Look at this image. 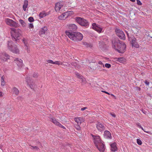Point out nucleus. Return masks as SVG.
Instances as JSON below:
<instances>
[{
  "instance_id": "f257e3e1",
  "label": "nucleus",
  "mask_w": 152,
  "mask_h": 152,
  "mask_svg": "<svg viewBox=\"0 0 152 152\" xmlns=\"http://www.w3.org/2000/svg\"><path fill=\"white\" fill-rule=\"evenodd\" d=\"M112 47L120 53H124L126 48V44L118 39H114L112 41Z\"/></svg>"
},
{
  "instance_id": "f03ea898",
  "label": "nucleus",
  "mask_w": 152,
  "mask_h": 152,
  "mask_svg": "<svg viewBox=\"0 0 152 152\" xmlns=\"http://www.w3.org/2000/svg\"><path fill=\"white\" fill-rule=\"evenodd\" d=\"M65 33L71 39L75 42L80 41L83 37V34L78 32H70L66 31Z\"/></svg>"
},
{
  "instance_id": "7ed1b4c3",
  "label": "nucleus",
  "mask_w": 152,
  "mask_h": 152,
  "mask_svg": "<svg viewBox=\"0 0 152 152\" xmlns=\"http://www.w3.org/2000/svg\"><path fill=\"white\" fill-rule=\"evenodd\" d=\"M93 137L94 142L97 148L100 152H103L105 149V145L104 142L102 141L99 136H94L91 134Z\"/></svg>"
},
{
  "instance_id": "20e7f679",
  "label": "nucleus",
  "mask_w": 152,
  "mask_h": 152,
  "mask_svg": "<svg viewBox=\"0 0 152 152\" xmlns=\"http://www.w3.org/2000/svg\"><path fill=\"white\" fill-rule=\"evenodd\" d=\"M10 33L13 39L15 41L19 40L21 36V31L20 29L10 28Z\"/></svg>"
},
{
  "instance_id": "39448f33",
  "label": "nucleus",
  "mask_w": 152,
  "mask_h": 152,
  "mask_svg": "<svg viewBox=\"0 0 152 152\" xmlns=\"http://www.w3.org/2000/svg\"><path fill=\"white\" fill-rule=\"evenodd\" d=\"M7 47L9 50L12 53L16 54L19 53V50L17 48L16 45H13V43L12 41H8Z\"/></svg>"
},
{
  "instance_id": "423d86ee",
  "label": "nucleus",
  "mask_w": 152,
  "mask_h": 152,
  "mask_svg": "<svg viewBox=\"0 0 152 152\" xmlns=\"http://www.w3.org/2000/svg\"><path fill=\"white\" fill-rule=\"evenodd\" d=\"M76 21L82 26H88L89 23L87 20L80 17H77L75 18Z\"/></svg>"
},
{
  "instance_id": "0eeeda50",
  "label": "nucleus",
  "mask_w": 152,
  "mask_h": 152,
  "mask_svg": "<svg viewBox=\"0 0 152 152\" xmlns=\"http://www.w3.org/2000/svg\"><path fill=\"white\" fill-rule=\"evenodd\" d=\"M5 21L6 24L10 26L15 28H17L19 26V24L18 23L13 21L12 19L9 18H7L5 19Z\"/></svg>"
},
{
  "instance_id": "6e6552de",
  "label": "nucleus",
  "mask_w": 152,
  "mask_h": 152,
  "mask_svg": "<svg viewBox=\"0 0 152 152\" xmlns=\"http://www.w3.org/2000/svg\"><path fill=\"white\" fill-rule=\"evenodd\" d=\"M92 28L99 33L103 32V28L95 23L92 24Z\"/></svg>"
},
{
  "instance_id": "1a4fd4ad",
  "label": "nucleus",
  "mask_w": 152,
  "mask_h": 152,
  "mask_svg": "<svg viewBox=\"0 0 152 152\" xmlns=\"http://www.w3.org/2000/svg\"><path fill=\"white\" fill-rule=\"evenodd\" d=\"M10 58V56L5 53H0V59L3 62L6 61Z\"/></svg>"
},
{
  "instance_id": "9d476101",
  "label": "nucleus",
  "mask_w": 152,
  "mask_h": 152,
  "mask_svg": "<svg viewBox=\"0 0 152 152\" xmlns=\"http://www.w3.org/2000/svg\"><path fill=\"white\" fill-rule=\"evenodd\" d=\"M115 32L117 35L121 39L124 40L125 37L124 32L119 29H115Z\"/></svg>"
},
{
  "instance_id": "9b49d317",
  "label": "nucleus",
  "mask_w": 152,
  "mask_h": 152,
  "mask_svg": "<svg viewBox=\"0 0 152 152\" xmlns=\"http://www.w3.org/2000/svg\"><path fill=\"white\" fill-rule=\"evenodd\" d=\"M96 126L97 129L100 132L103 131L105 129V127L104 125L100 122H97Z\"/></svg>"
},
{
  "instance_id": "f8f14e48",
  "label": "nucleus",
  "mask_w": 152,
  "mask_h": 152,
  "mask_svg": "<svg viewBox=\"0 0 152 152\" xmlns=\"http://www.w3.org/2000/svg\"><path fill=\"white\" fill-rule=\"evenodd\" d=\"M72 11H69L64 12L59 16L58 17V18L59 20H65L68 17L69 14H72Z\"/></svg>"
},
{
  "instance_id": "ddd939ff",
  "label": "nucleus",
  "mask_w": 152,
  "mask_h": 152,
  "mask_svg": "<svg viewBox=\"0 0 152 152\" xmlns=\"http://www.w3.org/2000/svg\"><path fill=\"white\" fill-rule=\"evenodd\" d=\"M64 3L63 1H59L56 3L55 4V9L56 11L60 10L61 7L63 6Z\"/></svg>"
},
{
  "instance_id": "4468645a",
  "label": "nucleus",
  "mask_w": 152,
  "mask_h": 152,
  "mask_svg": "<svg viewBox=\"0 0 152 152\" xmlns=\"http://www.w3.org/2000/svg\"><path fill=\"white\" fill-rule=\"evenodd\" d=\"M14 62L18 66L19 68H21L23 66V61L20 59L18 58H16L14 61Z\"/></svg>"
},
{
  "instance_id": "2eb2a0df",
  "label": "nucleus",
  "mask_w": 152,
  "mask_h": 152,
  "mask_svg": "<svg viewBox=\"0 0 152 152\" xmlns=\"http://www.w3.org/2000/svg\"><path fill=\"white\" fill-rule=\"evenodd\" d=\"M137 39L135 38L132 39L131 41V44L132 47L138 48L139 47V44L137 42Z\"/></svg>"
},
{
  "instance_id": "dca6fc26",
  "label": "nucleus",
  "mask_w": 152,
  "mask_h": 152,
  "mask_svg": "<svg viewBox=\"0 0 152 152\" xmlns=\"http://www.w3.org/2000/svg\"><path fill=\"white\" fill-rule=\"evenodd\" d=\"M67 28L71 30L75 31L77 29V27L75 24H69L67 25Z\"/></svg>"
},
{
  "instance_id": "f3484780",
  "label": "nucleus",
  "mask_w": 152,
  "mask_h": 152,
  "mask_svg": "<svg viewBox=\"0 0 152 152\" xmlns=\"http://www.w3.org/2000/svg\"><path fill=\"white\" fill-rule=\"evenodd\" d=\"M74 120L78 125H80L81 123L84 121V119L82 117H76L74 118Z\"/></svg>"
},
{
  "instance_id": "a211bd4d",
  "label": "nucleus",
  "mask_w": 152,
  "mask_h": 152,
  "mask_svg": "<svg viewBox=\"0 0 152 152\" xmlns=\"http://www.w3.org/2000/svg\"><path fill=\"white\" fill-rule=\"evenodd\" d=\"M111 147V150L112 151L115 152L116 151L117 148L116 146V143L115 142L113 143L110 144Z\"/></svg>"
},
{
  "instance_id": "6ab92c4d",
  "label": "nucleus",
  "mask_w": 152,
  "mask_h": 152,
  "mask_svg": "<svg viewBox=\"0 0 152 152\" xmlns=\"http://www.w3.org/2000/svg\"><path fill=\"white\" fill-rule=\"evenodd\" d=\"M104 137L106 138H111V137L110 132L108 131H105L104 132Z\"/></svg>"
},
{
  "instance_id": "aec40b11",
  "label": "nucleus",
  "mask_w": 152,
  "mask_h": 152,
  "mask_svg": "<svg viewBox=\"0 0 152 152\" xmlns=\"http://www.w3.org/2000/svg\"><path fill=\"white\" fill-rule=\"evenodd\" d=\"M48 30V28L46 27H44L42 28L39 31V34L40 35L44 34L45 32Z\"/></svg>"
},
{
  "instance_id": "412c9836",
  "label": "nucleus",
  "mask_w": 152,
  "mask_h": 152,
  "mask_svg": "<svg viewBox=\"0 0 152 152\" xmlns=\"http://www.w3.org/2000/svg\"><path fill=\"white\" fill-rule=\"evenodd\" d=\"M49 14L48 12H42L39 14V16L40 18H43Z\"/></svg>"
},
{
  "instance_id": "4be33fe9",
  "label": "nucleus",
  "mask_w": 152,
  "mask_h": 152,
  "mask_svg": "<svg viewBox=\"0 0 152 152\" xmlns=\"http://www.w3.org/2000/svg\"><path fill=\"white\" fill-rule=\"evenodd\" d=\"M28 5V1L27 0H25L23 6V8L24 11H26Z\"/></svg>"
},
{
  "instance_id": "5701e85b",
  "label": "nucleus",
  "mask_w": 152,
  "mask_h": 152,
  "mask_svg": "<svg viewBox=\"0 0 152 152\" xmlns=\"http://www.w3.org/2000/svg\"><path fill=\"white\" fill-rule=\"evenodd\" d=\"M49 118L51 119V121L52 122L58 126L60 123L58 121H57L54 118L53 116H50Z\"/></svg>"
},
{
  "instance_id": "b1692460",
  "label": "nucleus",
  "mask_w": 152,
  "mask_h": 152,
  "mask_svg": "<svg viewBox=\"0 0 152 152\" xmlns=\"http://www.w3.org/2000/svg\"><path fill=\"white\" fill-rule=\"evenodd\" d=\"M26 79L27 85H28L31 89H32L33 88V86L32 85L30 84V82L31 80L30 77H27Z\"/></svg>"
},
{
  "instance_id": "393cba45",
  "label": "nucleus",
  "mask_w": 152,
  "mask_h": 152,
  "mask_svg": "<svg viewBox=\"0 0 152 152\" xmlns=\"http://www.w3.org/2000/svg\"><path fill=\"white\" fill-rule=\"evenodd\" d=\"M116 58L117 61L121 63H124L126 61V59L123 57L118 58Z\"/></svg>"
},
{
  "instance_id": "a878e982",
  "label": "nucleus",
  "mask_w": 152,
  "mask_h": 152,
  "mask_svg": "<svg viewBox=\"0 0 152 152\" xmlns=\"http://www.w3.org/2000/svg\"><path fill=\"white\" fill-rule=\"evenodd\" d=\"M19 21L20 24H21L22 26L24 27L26 26V24L25 23V22L24 21V20H23L22 19H20L19 20Z\"/></svg>"
},
{
  "instance_id": "bb28decb",
  "label": "nucleus",
  "mask_w": 152,
  "mask_h": 152,
  "mask_svg": "<svg viewBox=\"0 0 152 152\" xmlns=\"http://www.w3.org/2000/svg\"><path fill=\"white\" fill-rule=\"evenodd\" d=\"M13 90L14 94L16 95H18L19 94V91L17 88L14 87L13 88Z\"/></svg>"
},
{
  "instance_id": "cd10ccee",
  "label": "nucleus",
  "mask_w": 152,
  "mask_h": 152,
  "mask_svg": "<svg viewBox=\"0 0 152 152\" xmlns=\"http://www.w3.org/2000/svg\"><path fill=\"white\" fill-rule=\"evenodd\" d=\"M82 45L86 47H92L91 45L90 44L86 42H83L82 43Z\"/></svg>"
},
{
  "instance_id": "c85d7f7f",
  "label": "nucleus",
  "mask_w": 152,
  "mask_h": 152,
  "mask_svg": "<svg viewBox=\"0 0 152 152\" xmlns=\"http://www.w3.org/2000/svg\"><path fill=\"white\" fill-rule=\"evenodd\" d=\"M99 47L101 49H102L104 46V43L103 42H99Z\"/></svg>"
},
{
  "instance_id": "c756f323",
  "label": "nucleus",
  "mask_w": 152,
  "mask_h": 152,
  "mask_svg": "<svg viewBox=\"0 0 152 152\" xmlns=\"http://www.w3.org/2000/svg\"><path fill=\"white\" fill-rule=\"evenodd\" d=\"M4 77L3 76L1 77V85L2 86H4L5 84V82L4 80Z\"/></svg>"
},
{
  "instance_id": "7c9ffc66",
  "label": "nucleus",
  "mask_w": 152,
  "mask_h": 152,
  "mask_svg": "<svg viewBox=\"0 0 152 152\" xmlns=\"http://www.w3.org/2000/svg\"><path fill=\"white\" fill-rule=\"evenodd\" d=\"M80 78L81 79V81L83 84H85L86 83V79L82 76V77H80Z\"/></svg>"
},
{
  "instance_id": "2f4dec72",
  "label": "nucleus",
  "mask_w": 152,
  "mask_h": 152,
  "mask_svg": "<svg viewBox=\"0 0 152 152\" xmlns=\"http://www.w3.org/2000/svg\"><path fill=\"white\" fill-rule=\"evenodd\" d=\"M30 146H31V147L30 148L31 149L35 150L36 151H37L39 149V148L37 146H34L31 145Z\"/></svg>"
},
{
  "instance_id": "473e14b6",
  "label": "nucleus",
  "mask_w": 152,
  "mask_h": 152,
  "mask_svg": "<svg viewBox=\"0 0 152 152\" xmlns=\"http://www.w3.org/2000/svg\"><path fill=\"white\" fill-rule=\"evenodd\" d=\"M62 62H61L60 61H57L55 62H54L53 64H57V65H62Z\"/></svg>"
},
{
  "instance_id": "72a5a7b5",
  "label": "nucleus",
  "mask_w": 152,
  "mask_h": 152,
  "mask_svg": "<svg viewBox=\"0 0 152 152\" xmlns=\"http://www.w3.org/2000/svg\"><path fill=\"white\" fill-rule=\"evenodd\" d=\"M38 75L37 72H34L32 75V77L34 78H37L38 77Z\"/></svg>"
},
{
  "instance_id": "f704fd0d",
  "label": "nucleus",
  "mask_w": 152,
  "mask_h": 152,
  "mask_svg": "<svg viewBox=\"0 0 152 152\" xmlns=\"http://www.w3.org/2000/svg\"><path fill=\"white\" fill-rule=\"evenodd\" d=\"M137 144L140 145H141L142 143L141 141L139 139H137Z\"/></svg>"
},
{
  "instance_id": "c9c22d12",
  "label": "nucleus",
  "mask_w": 152,
  "mask_h": 152,
  "mask_svg": "<svg viewBox=\"0 0 152 152\" xmlns=\"http://www.w3.org/2000/svg\"><path fill=\"white\" fill-rule=\"evenodd\" d=\"M28 20L30 22H32L34 21V19L33 17H30L28 18Z\"/></svg>"
},
{
  "instance_id": "e433bc0d",
  "label": "nucleus",
  "mask_w": 152,
  "mask_h": 152,
  "mask_svg": "<svg viewBox=\"0 0 152 152\" xmlns=\"http://www.w3.org/2000/svg\"><path fill=\"white\" fill-rule=\"evenodd\" d=\"M136 125L139 128H141L142 130H144L143 128L141 126L140 123H137Z\"/></svg>"
},
{
  "instance_id": "4c0bfd02",
  "label": "nucleus",
  "mask_w": 152,
  "mask_h": 152,
  "mask_svg": "<svg viewBox=\"0 0 152 152\" xmlns=\"http://www.w3.org/2000/svg\"><path fill=\"white\" fill-rule=\"evenodd\" d=\"M28 28L29 29L33 28H34V25L32 23L29 24Z\"/></svg>"
},
{
  "instance_id": "58836bf2",
  "label": "nucleus",
  "mask_w": 152,
  "mask_h": 152,
  "mask_svg": "<svg viewBox=\"0 0 152 152\" xmlns=\"http://www.w3.org/2000/svg\"><path fill=\"white\" fill-rule=\"evenodd\" d=\"M105 66L106 67L109 68L111 67V65L109 64L106 63L105 65Z\"/></svg>"
},
{
  "instance_id": "ea45409f",
  "label": "nucleus",
  "mask_w": 152,
  "mask_h": 152,
  "mask_svg": "<svg viewBox=\"0 0 152 152\" xmlns=\"http://www.w3.org/2000/svg\"><path fill=\"white\" fill-rule=\"evenodd\" d=\"M47 61L48 63L51 64H54V62L51 60H48Z\"/></svg>"
},
{
  "instance_id": "a19ab883",
  "label": "nucleus",
  "mask_w": 152,
  "mask_h": 152,
  "mask_svg": "<svg viewBox=\"0 0 152 152\" xmlns=\"http://www.w3.org/2000/svg\"><path fill=\"white\" fill-rule=\"evenodd\" d=\"M80 125H76L75 126V127L76 129H77L78 130H80Z\"/></svg>"
},
{
  "instance_id": "79ce46f5",
  "label": "nucleus",
  "mask_w": 152,
  "mask_h": 152,
  "mask_svg": "<svg viewBox=\"0 0 152 152\" xmlns=\"http://www.w3.org/2000/svg\"><path fill=\"white\" fill-rule=\"evenodd\" d=\"M75 75L77 76V77L79 78H80V77H82V76L80 75L78 73L76 72L75 73Z\"/></svg>"
},
{
  "instance_id": "37998d69",
  "label": "nucleus",
  "mask_w": 152,
  "mask_h": 152,
  "mask_svg": "<svg viewBox=\"0 0 152 152\" xmlns=\"http://www.w3.org/2000/svg\"><path fill=\"white\" fill-rule=\"evenodd\" d=\"M58 126H59V127L62 128L64 129H65V127L64 126H63L62 125H61L60 123L59 124Z\"/></svg>"
},
{
  "instance_id": "c03bdc74",
  "label": "nucleus",
  "mask_w": 152,
  "mask_h": 152,
  "mask_svg": "<svg viewBox=\"0 0 152 152\" xmlns=\"http://www.w3.org/2000/svg\"><path fill=\"white\" fill-rule=\"evenodd\" d=\"M137 4L139 5H141L142 3L139 0H137Z\"/></svg>"
},
{
  "instance_id": "a18cd8bd",
  "label": "nucleus",
  "mask_w": 152,
  "mask_h": 152,
  "mask_svg": "<svg viewBox=\"0 0 152 152\" xmlns=\"http://www.w3.org/2000/svg\"><path fill=\"white\" fill-rule=\"evenodd\" d=\"M145 83L147 85H148L149 84V82L147 80H145Z\"/></svg>"
},
{
  "instance_id": "49530a36",
  "label": "nucleus",
  "mask_w": 152,
  "mask_h": 152,
  "mask_svg": "<svg viewBox=\"0 0 152 152\" xmlns=\"http://www.w3.org/2000/svg\"><path fill=\"white\" fill-rule=\"evenodd\" d=\"M110 114L111 116H112L113 117H115L116 116V115L114 113H110Z\"/></svg>"
},
{
  "instance_id": "de8ad7c7",
  "label": "nucleus",
  "mask_w": 152,
  "mask_h": 152,
  "mask_svg": "<svg viewBox=\"0 0 152 152\" xmlns=\"http://www.w3.org/2000/svg\"><path fill=\"white\" fill-rule=\"evenodd\" d=\"M87 109V107H83V108H81V110H82V111H83V110H86V109Z\"/></svg>"
},
{
  "instance_id": "09e8293b",
  "label": "nucleus",
  "mask_w": 152,
  "mask_h": 152,
  "mask_svg": "<svg viewBox=\"0 0 152 152\" xmlns=\"http://www.w3.org/2000/svg\"><path fill=\"white\" fill-rule=\"evenodd\" d=\"M4 94L2 92H0V97H2L3 96Z\"/></svg>"
},
{
  "instance_id": "8fccbe9b",
  "label": "nucleus",
  "mask_w": 152,
  "mask_h": 152,
  "mask_svg": "<svg viewBox=\"0 0 152 152\" xmlns=\"http://www.w3.org/2000/svg\"><path fill=\"white\" fill-rule=\"evenodd\" d=\"M102 91V92H104V93H106V94H108V95H110V94L108 92H107V91Z\"/></svg>"
},
{
  "instance_id": "3c124183",
  "label": "nucleus",
  "mask_w": 152,
  "mask_h": 152,
  "mask_svg": "<svg viewBox=\"0 0 152 152\" xmlns=\"http://www.w3.org/2000/svg\"><path fill=\"white\" fill-rule=\"evenodd\" d=\"M26 40V39L25 38H23V42L24 43L25 45V41Z\"/></svg>"
},
{
  "instance_id": "603ef678",
  "label": "nucleus",
  "mask_w": 152,
  "mask_h": 152,
  "mask_svg": "<svg viewBox=\"0 0 152 152\" xmlns=\"http://www.w3.org/2000/svg\"><path fill=\"white\" fill-rule=\"evenodd\" d=\"M99 64L103 65L104 66L103 63L101 61H100L99 62Z\"/></svg>"
},
{
  "instance_id": "864d4df0",
  "label": "nucleus",
  "mask_w": 152,
  "mask_h": 152,
  "mask_svg": "<svg viewBox=\"0 0 152 152\" xmlns=\"http://www.w3.org/2000/svg\"><path fill=\"white\" fill-rule=\"evenodd\" d=\"M144 132L147 133H148V134H150V132H149V131H145L144 129V130H143Z\"/></svg>"
},
{
  "instance_id": "5fc2aeb1",
  "label": "nucleus",
  "mask_w": 152,
  "mask_h": 152,
  "mask_svg": "<svg viewBox=\"0 0 152 152\" xmlns=\"http://www.w3.org/2000/svg\"><path fill=\"white\" fill-rule=\"evenodd\" d=\"M127 36H128V38L129 40H130V38L129 37V35L128 34H127Z\"/></svg>"
},
{
  "instance_id": "6e6d98bb",
  "label": "nucleus",
  "mask_w": 152,
  "mask_h": 152,
  "mask_svg": "<svg viewBox=\"0 0 152 152\" xmlns=\"http://www.w3.org/2000/svg\"><path fill=\"white\" fill-rule=\"evenodd\" d=\"M130 0L132 1L133 2H134L135 1V0Z\"/></svg>"
},
{
  "instance_id": "4d7b16f0",
  "label": "nucleus",
  "mask_w": 152,
  "mask_h": 152,
  "mask_svg": "<svg viewBox=\"0 0 152 152\" xmlns=\"http://www.w3.org/2000/svg\"><path fill=\"white\" fill-rule=\"evenodd\" d=\"M26 46L27 47V51L28 52V47L26 45Z\"/></svg>"
},
{
  "instance_id": "13d9d810",
  "label": "nucleus",
  "mask_w": 152,
  "mask_h": 152,
  "mask_svg": "<svg viewBox=\"0 0 152 152\" xmlns=\"http://www.w3.org/2000/svg\"><path fill=\"white\" fill-rule=\"evenodd\" d=\"M111 95L112 96H114V95L113 94H111Z\"/></svg>"
},
{
  "instance_id": "bf43d9fd",
  "label": "nucleus",
  "mask_w": 152,
  "mask_h": 152,
  "mask_svg": "<svg viewBox=\"0 0 152 152\" xmlns=\"http://www.w3.org/2000/svg\"><path fill=\"white\" fill-rule=\"evenodd\" d=\"M1 148V147L0 146V148Z\"/></svg>"
}]
</instances>
